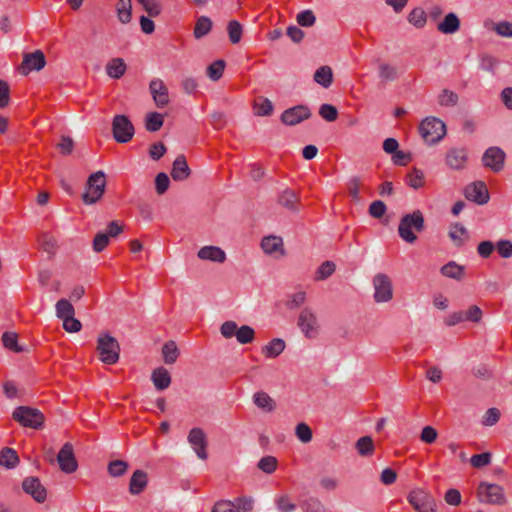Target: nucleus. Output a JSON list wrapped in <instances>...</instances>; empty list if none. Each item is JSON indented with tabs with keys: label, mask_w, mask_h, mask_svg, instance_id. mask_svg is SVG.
<instances>
[{
	"label": "nucleus",
	"mask_w": 512,
	"mask_h": 512,
	"mask_svg": "<svg viewBox=\"0 0 512 512\" xmlns=\"http://www.w3.org/2000/svg\"><path fill=\"white\" fill-rule=\"evenodd\" d=\"M425 227L424 216L420 210L404 215L398 226L399 236L407 243L417 240L415 232H422Z\"/></svg>",
	"instance_id": "1"
},
{
	"label": "nucleus",
	"mask_w": 512,
	"mask_h": 512,
	"mask_svg": "<svg viewBox=\"0 0 512 512\" xmlns=\"http://www.w3.org/2000/svg\"><path fill=\"white\" fill-rule=\"evenodd\" d=\"M419 133L428 144L439 142L446 134V126L436 117H427L419 125Z\"/></svg>",
	"instance_id": "2"
},
{
	"label": "nucleus",
	"mask_w": 512,
	"mask_h": 512,
	"mask_svg": "<svg viewBox=\"0 0 512 512\" xmlns=\"http://www.w3.org/2000/svg\"><path fill=\"white\" fill-rule=\"evenodd\" d=\"M97 350L100 360L107 365H113L118 362L120 355V346L118 341L109 334H101L97 341Z\"/></svg>",
	"instance_id": "3"
},
{
	"label": "nucleus",
	"mask_w": 512,
	"mask_h": 512,
	"mask_svg": "<svg viewBox=\"0 0 512 512\" xmlns=\"http://www.w3.org/2000/svg\"><path fill=\"white\" fill-rule=\"evenodd\" d=\"M106 179L102 171L92 173L87 180V187L85 193L82 195V200L85 204L91 205L96 203L105 192Z\"/></svg>",
	"instance_id": "4"
},
{
	"label": "nucleus",
	"mask_w": 512,
	"mask_h": 512,
	"mask_svg": "<svg viewBox=\"0 0 512 512\" xmlns=\"http://www.w3.org/2000/svg\"><path fill=\"white\" fill-rule=\"evenodd\" d=\"M220 333L226 339H230L235 336L236 340L240 344L251 343L255 338V331L252 327L248 325L238 327L235 321H225L222 323L220 326Z\"/></svg>",
	"instance_id": "5"
},
{
	"label": "nucleus",
	"mask_w": 512,
	"mask_h": 512,
	"mask_svg": "<svg viewBox=\"0 0 512 512\" xmlns=\"http://www.w3.org/2000/svg\"><path fill=\"white\" fill-rule=\"evenodd\" d=\"M297 325L303 335L308 339H315L320 333V323L315 311L310 307L301 310Z\"/></svg>",
	"instance_id": "6"
},
{
	"label": "nucleus",
	"mask_w": 512,
	"mask_h": 512,
	"mask_svg": "<svg viewBox=\"0 0 512 512\" xmlns=\"http://www.w3.org/2000/svg\"><path fill=\"white\" fill-rule=\"evenodd\" d=\"M477 497L481 503L503 505L506 502L504 490L497 484L481 482L477 488Z\"/></svg>",
	"instance_id": "7"
},
{
	"label": "nucleus",
	"mask_w": 512,
	"mask_h": 512,
	"mask_svg": "<svg viewBox=\"0 0 512 512\" xmlns=\"http://www.w3.org/2000/svg\"><path fill=\"white\" fill-rule=\"evenodd\" d=\"M13 419L24 427L38 429L44 422L43 414L35 409L27 406L17 407L13 412Z\"/></svg>",
	"instance_id": "8"
},
{
	"label": "nucleus",
	"mask_w": 512,
	"mask_h": 512,
	"mask_svg": "<svg viewBox=\"0 0 512 512\" xmlns=\"http://www.w3.org/2000/svg\"><path fill=\"white\" fill-rule=\"evenodd\" d=\"M407 500L417 512H436L434 497L423 489L412 490Z\"/></svg>",
	"instance_id": "9"
},
{
	"label": "nucleus",
	"mask_w": 512,
	"mask_h": 512,
	"mask_svg": "<svg viewBox=\"0 0 512 512\" xmlns=\"http://www.w3.org/2000/svg\"><path fill=\"white\" fill-rule=\"evenodd\" d=\"M374 300L377 303H386L393 298L391 279L383 273H378L373 278Z\"/></svg>",
	"instance_id": "10"
},
{
	"label": "nucleus",
	"mask_w": 512,
	"mask_h": 512,
	"mask_svg": "<svg viewBox=\"0 0 512 512\" xmlns=\"http://www.w3.org/2000/svg\"><path fill=\"white\" fill-rule=\"evenodd\" d=\"M112 131L117 142L127 143L134 135V126L127 116L116 115L113 118Z\"/></svg>",
	"instance_id": "11"
},
{
	"label": "nucleus",
	"mask_w": 512,
	"mask_h": 512,
	"mask_svg": "<svg viewBox=\"0 0 512 512\" xmlns=\"http://www.w3.org/2000/svg\"><path fill=\"white\" fill-rule=\"evenodd\" d=\"M187 441L199 459L206 460L208 458L207 436L202 428H192L188 433Z\"/></svg>",
	"instance_id": "12"
},
{
	"label": "nucleus",
	"mask_w": 512,
	"mask_h": 512,
	"mask_svg": "<svg viewBox=\"0 0 512 512\" xmlns=\"http://www.w3.org/2000/svg\"><path fill=\"white\" fill-rule=\"evenodd\" d=\"M506 154L497 146L486 149L482 156V163L493 172H500L504 168Z\"/></svg>",
	"instance_id": "13"
},
{
	"label": "nucleus",
	"mask_w": 512,
	"mask_h": 512,
	"mask_svg": "<svg viewBox=\"0 0 512 512\" xmlns=\"http://www.w3.org/2000/svg\"><path fill=\"white\" fill-rule=\"evenodd\" d=\"M468 162V150L464 147H452L447 150L445 164L452 170H463Z\"/></svg>",
	"instance_id": "14"
},
{
	"label": "nucleus",
	"mask_w": 512,
	"mask_h": 512,
	"mask_svg": "<svg viewBox=\"0 0 512 512\" xmlns=\"http://www.w3.org/2000/svg\"><path fill=\"white\" fill-rule=\"evenodd\" d=\"M311 117V111L306 105H297L286 109L281 114V121L285 125L294 126Z\"/></svg>",
	"instance_id": "15"
},
{
	"label": "nucleus",
	"mask_w": 512,
	"mask_h": 512,
	"mask_svg": "<svg viewBox=\"0 0 512 512\" xmlns=\"http://www.w3.org/2000/svg\"><path fill=\"white\" fill-rule=\"evenodd\" d=\"M46 64L45 55L42 51L36 50L33 53H26L20 66V73L28 75L32 71H39Z\"/></svg>",
	"instance_id": "16"
},
{
	"label": "nucleus",
	"mask_w": 512,
	"mask_h": 512,
	"mask_svg": "<svg viewBox=\"0 0 512 512\" xmlns=\"http://www.w3.org/2000/svg\"><path fill=\"white\" fill-rule=\"evenodd\" d=\"M464 195L467 200L473 201L479 205H484L489 201L487 186L482 181L468 184L464 189Z\"/></svg>",
	"instance_id": "17"
},
{
	"label": "nucleus",
	"mask_w": 512,
	"mask_h": 512,
	"mask_svg": "<svg viewBox=\"0 0 512 512\" xmlns=\"http://www.w3.org/2000/svg\"><path fill=\"white\" fill-rule=\"evenodd\" d=\"M57 461L60 469L65 473L70 474L77 470L78 464L71 443L68 442L62 446L58 453Z\"/></svg>",
	"instance_id": "18"
},
{
	"label": "nucleus",
	"mask_w": 512,
	"mask_h": 512,
	"mask_svg": "<svg viewBox=\"0 0 512 512\" xmlns=\"http://www.w3.org/2000/svg\"><path fill=\"white\" fill-rule=\"evenodd\" d=\"M22 488L25 493L31 495L35 501L39 503L45 501L47 492L37 477H28L24 479L22 482Z\"/></svg>",
	"instance_id": "19"
},
{
	"label": "nucleus",
	"mask_w": 512,
	"mask_h": 512,
	"mask_svg": "<svg viewBox=\"0 0 512 512\" xmlns=\"http://www.w3.org/2000/svg\"><path fill=\"white\" fill-rule=\"evenodd\" d=\"M149 90L158 108H163L169 103L168 89L161 79L151 80Z\"/></svg>",
	"instance_id": "20"
},
{
	"label": "nucleus",
	"mask_w": 512,
	"mask_h": 512,
	"mask_svg": "<svg viewBox=\"0 0 512 512\" xmlns=\"http://www.w3.org/2000/svg\"><path fill=\"white\" fill-rule=\"evenodd\" d=\"M197 256L201 260L212 261L216 263H223L226 260L225 251L218 246H204L197 252Z\"/></svg>",
	"instance_id": "21"
},
{
	"label": "nucleus",
	"mask_w": 512,
	"mask_h": 512,
	"mask_svg": "<svg viewBox=\"0 0 512 512\" xmlns=\"http://www.w3.org/2000/svg\"><path fill=\"white\" fill-rule=\"evenodd\" d=\"M261 248L263 249L264 253L272 255L274 253H279L281 256L285 254L284 248H283V240L279 236H266L261 241Z\"/></svg>",
	"instance_id": "22"
},
{
	"label": "nucleus",
	"mask_w": 512,
	"mask_h": 512,
	"mask_svg": "<svg viewBox=\"0 0 512 512\" xmlns=\"http://www.w3.org/2000/svg\"><path fill=\"white\" fill-rule=\"evenodd\" d=\"M190 175V168L184 155H179L173 162L171 177L175 181H183Z\"/></svg>",
	"instance_id": "23"
},
{
	"label": "nucleus",
	"mask_w": 512,
	"mask_h": 512,
	"mask_svg": "<svg viewBox=\"0 0 512 512\" xmlns=\"http://www.w3.org/2000/svg\"><path fill=\"white\" fill-rule=\"evenodd\" d=\"M278 203L284 208L296 212L298 211L299 196L291 189L283 190L278 196Z\"/></svg>",
	"instance_id": "24"
},
{
	"label": "nucleus",
	"mask_w": 512,
	"mask_h": 512,
	"mask_svg": "<svg viewBox=\"0 0 512 512\" xmlns=\"http://www.w3.org/2000/svg\"><path fill=\"white\" fill-rule=\"evenodd\" d=\"M151 380L157 390H165L171 384V376L164 367L156 368L151 375Z\"/></svg>",
	"instance_id": "25"
},
{
	"label": "nucleus",
	"mask_w": 512,
	"mask_h": 512,
	"mask_svg": "<svg viewBox=\"0 0 512 512\" xmlns=\"http://www.w3.org/2000/svg\"><path fill=\"white\" fill-rule=\"evenodd\" d=\"M440 273L447 278L461 281L465 276V266L460 265L455 261H449L441 267Z\"/></svg>",
	"instance_id": "26"
},
{
	"label": "nucleus",
	"mask_w": 512,
	"mask_h": 512,
	"mask_svg": "<svg viewBox=\"0 0 512 512\" xmlns=\"http://www.w3.org/2000/svg\"><path fill=\"white\" fill-rule=\"evenodd\" d=\"M147 474L142 470H136L130 479L129 492L132 495L140 494L147 486Z\"/></svg>",
	"instance_id": "27"
},
{
	"label": "nucleus",
	"mask_w": 512,
	"mask_h": 512,
	"mask_svg": "<svg viewBox=\"0 0 512 512\" xmlns=\"http://www.w3.org/2000/svg\"><path fill=\"white\" fill-rule=\"evenodd\" d=\"M126 70L127 66L122 58H113L106 65V73L113 79H120Z\"/></svg>",
	"instance_id": "28"
},
{
	"label": "nucleus",
	"mask_w": 512,
	"mask_h": 512,
	"mask_svg": "<svg viewBox=\"0 0 512 512\" xmlns=\"http://www.w3.org/2000/svg\"><path fill=\"white\" fill-rule=\"evenodd\" d=\"M459 28L460 21L455 13L447 14L444 20L437 26V29L444 34H453L457 32Z\"/></svg>",
	"instance_id": "29"
},
{
	"label": "nucleus",
	"mask_w": 512,
	"mask_h": 512,
	"mask_svg": "<svg viewBox=\"0 0 512 512\" xmlns=\"http://www.w3.org/2000/svg\"><path fill=\"white\" fill-rule=\"evenodd\" d=\"M285 341L281 338H274L264 347H262V353L267 358L278 357L285 349Z\"/></svg>",
	"instance_id": "30"
},
{
	"label": "nucleus",
	"mask_w": 512,
	"mask_h": 512,
	"mask_svg": "<svg viewBox=\"0 0 512 512\" xmlns=\"http://www.w3.org/2000/svg\"><path fill=\"white\" fill-rule=\"evenodd\" d=\"M313 79L324 88L330 87L333 81L332 69L329 66H321L315 71Z\"/></svg>",
	"instance_id": "31"
},
{
	"label": "nucleus",
	"mask_w": 512,
	"mask_h": 512,
	"mask_svg": "<svg viewBox=\"0 0 512 512\" xmlns=\"http://www.w3.org/2000/svg\"><path fill=\"white\" fill-rule=\"evenodd\" d=\"M19 462L18 455L12 448H3L0 452V465L8 469L14 468Z\"/></svg>",
	"instance_id": "32"
},
{
	"label": "nucleus",
	"mask_w": 512,
	"mask_h": 512,
	"mask_svg": "<svg viewBox=\"0 0 512 512\" xmlns=\"http://www.w3.org/2000/svg\"><path fill=\"white\" fill-rule=\"evenodd\" d=\"M449 236L456 245H462L468 239L467 229L460 223L451 225Z\"/></svg>",
	"instance_id": "33"
},
{
	"label": "nucleus",
	"mask_w": 512,
	"mask_h": 512,
	"mask_svg": "<svg viewBox=\"0 0 512 512\" xmlns=\"http://www.w3.org/2000/svg\"><path fill=\"white\" fill-rule=\"evenodd\" d=\"M212 28V21L207 16H200L194 27V37L196 39H201L205 35H207Z\"/></svg>",
	"instance_id": "34"
},
{
	"label": "nucleus",
	"mask_w": 512,
	"mask_h": 512,
	"mask_svg": "<svg viewBox=\"0 0 512 512\" xmlns=\"http://www.w3.org/2000/svg\"><path fill=\"white\" fill-rule=\"evenodd\" d=\"M164 123L163 115L158 112H150L145 119V128L149 132H156L161 129Z\"/></svg>",
	"instance_id": "35"
},
{
	"label": "nucleus",
	"mask_w": 512,
	"mask_h": 512,
	"mask_svg": "<svg viewBox=\"0 0 512 512\" xmlns=\"http://www.w3.org/2000/svg\"><path fill=\"white\" fill-rule=\"evenodd\" d=\"M163 359L166 364H173L177 361L179 350L174 341H168L162 348Z\"/></svg>",
	"instance_id": "36"
},
{
	"label": "nucleus",
	"mask_w": 512,
	"mask_h": 512,
	"mask_svg": "<svg viewBox=\"0 0 512 512\" xmlns=\"http://www.w3.org/2000/svg\"><path fill=\"white\" fill-rule=\"evenodd\" d=\"M117 15L119 21L123 24L131 21V0H119L117 4Z\"/></svg>",
	"instance_id": "37"
},
{
	"label": "nucleus",
	"mask_w": 512,
	"mask_h": 512,
	"mask_svg": "<svg viewBox=\"0 0 512 512\" xmlns=\"http://www.w3.org/2000/svg\"><path fill=\"white\" fill-rule=\"evenodd\" d=\"M408 21L416 28H423L427 22V14L422 8H415L409 13Z\"/></svg>",
	"instance_id": "38"
},
{
	"label": "nucleus",
	"mask_w": 512,
	"mask_h": 512,
	"mask_svg": "<svg viewBox=\"0 0 512 512\" xmlns=\"http://www.w3.org/2000/svg\"><path fill=\"white\" fill-rule=\"evenodd\" d=\"M336 269V265L332 261L323 262L316 270L314 279L316 281H323L330 277Z\"/></svg>",
	"instance_id": "39"
},
{
	"label": "nucleus",
	"mask_w": 512,
	"mask_h": 512,
	"mask_svg": "<svg viewBox=\"0 0 512 512\" xmlns=\"http://www.w3.org/2000/svg\"><path fill=\"white\" fill-rule=\"evenodd\" d=\"M253 399L256 406L265 411H272L274 409L273 399L265 392L255 393Z\"/></svg>",
	"instance_id": "40"
},
{
	"label": "nucleus",
	"mask_w": 512,
	"mask_h": 512,
	"mask_svg": "<svg viewBox=\"0 0 512 512\" xmlns=\"http://www.w3.org/2000/svg\"><path fill=\"white\" fill-rule=\"evenodd\" d=\"M74 307L72 304L66 299H60L56 303V315L60 319H64L70 316H74Z\"/></svg>",
	"instance_id": "41"
},
{
	"label": "nucleus",
	"mask_w": 512,
	"mask_h": 512,
	"mask_svg": "<svg viewBox=\"0 0 512 512\" xmlns=\"http://www.w3.org/2000/svg\"><path fill=\"white\" fill-rule=\"evenodd\" d=\"M356 448L361 456H369L374 451L373 440L369 436H364L356 442Z\"/></svg>",
	"instance_id": "42"
},
{
	"label": "nucleus",
	"mask_w": 512,
	"mask_h": 512,
	"mask_svg": "<svg viewBox=\"0 0 512 512\" xmlns=\"http://www.w3.org/2000/svg\"><path fill=\"white\" fill-rule=\"evenodd\" d=\"M232 507L235 508L234 512H251L254 507V500L252 497H239L232 502Z\"/></svg>",
	"instance_id": "43"
},
{
	"label": "nucleus",
	"mask_w": 512,
	"mask_h": 512,
	"mask_svg": "<svg viewBox=\"0 0 512 512\" xmlns=\"http://www.w3.org/2000/svg\"><path fill=\"white\" fill-rule=\"evenodd\" d=\"M277 466L278 461L274 456H264L259 460L257 464V467L267 474H272L273 472H275Z\"/></svg>",
	"instance_id": "44"
},
{
	"label": "nucleus",
	"mask_w": 512,
	"mask_h": 512,
	"mask_svg": "<svg viewBox=\"0 0 512 512\" xmlns=\"http://www.w3.org/2000/svg\"><path fill=\"white\" fill-rule=\"evenodd\" d=\"M406 182L410 187L414 189L421 188L424 185V173L421 170L414 168L407 175Z\"/></svg>",
	"instance_id": "45"
},
{
	"label": "nucleus",
	"mask_w": 512,
	"mask_h": 512,
	"mask_svg": "<svg viewBox=\"0 0 512 512\" xmlns=\"http://www.w3.org/2000/svg\"><path fill=\"white\" fill-rule=\"evenodd\" d=\"M225 62L223 60H216L207 68L208 77L213 80H219L224 72Z\"/></svg>",
	"instance_id": "46"
},
{
	"label": "nucleus",
	"mask_w": 512,
	"mask_h": 512,
	"mask_svg": "<svg viewBox=\"0 0 512 512\" xmlns=\"http://www.w3.org/2000/svg\"><path fill=\"white\" fill-rule=\"evenodd\" d=\"M138 3L147 12L149 17H157L162 11V7L156 0H137Z\"/></svg>",
	"instance_id": "47"
},
{
	"label": "nucleus",
	"mask_w": 512,
	"mask_h": 512,
	"mask_svg": "<svg viewBox=\"0 0 512 512\" xmlns=\"http://www.w3.org/2000/svg\"><path fill=\"white\" fill-rule=\"evenodd\" d=\"M304 512H326V508L323 503L315 497L306 499L302 505Z\"/></svg>",
	"instance_id": "48"
},
{
	"label": "nucleus",
	"mask_w": 512,
	"mask_h": 512,
	"mask_svg": "<svg viewBox=\"0 0 512 512\" xmlns=\"http://www.w3.org/2000/svg\"><path fill=\"white\" fill-rule=\"evenodd\" d=\"M18 336L14 332H4L2 335V342L5 348L14 351H22L21 347L18 346Z\"/></svg>",
	"instance_id": "49"
},
{
	"label": "nucleus",
	"mask_w": 512,
	"mask_h": 512,
	"mask_svg": "<svg viewBox=\"0 0 512 512\" xmlns=\"http://www.w3.org/2000/svg\"><path fill=\"white\" fill-rule=\"evenodd\" d=\"M127 468H128L127 462H125L123 460H114L108 464L107 469H108V473L112 477H120L127 471Z\"/></svg>",
	"instance_id": "50"
},
{
	"label": "nucleus",
	"mask_w": 512,
	"mask_h": 512,
	"mask_svg": "<svg viewBox=\"0 0 512 512\" xmlns=\"http://www.w3.org/2000/svg\"><path fill=\"white\" fill-rule=\"evenodd\" d=\"M495 249L500 257L508 259L512 257V241L501 239L496 242Z\"/></svg>",
	"instance_id": "51"
},
{
	"label": "nucleus",
	"mask_w": 512,
	"mask_h": 512,
	"mask_svg": "<svg viewBox=\"0 0 512 512\" xmlns=\"http://www.w3.org/2000/svg\"><path fill=\"white\" fill-rule=\"evenodd\" d=\"M458 102V95L448 89H445L438 96V103L441 106H455Z\"/></svg>",
	"instance_id": "52"
},
{
	"label": "nucleus",
	"mask_w": 512,
	"mask_h": 512,
	"mask_svg": "<svg viewBox=\"0 0 512 512\" xmlns=\"http://www.w3.org/2000/svg\"><path fill=\"white\" fill-rule=\"evenodd\" d=\"M229 39L233 44H237L242 37V26L236 20H231L228 23Z\"/></svg>",
	"instance_id": "53"
},
{
	"label": "nucleus",
	"mask_w": 512,
	"mask_h": 512,
	"mask_svg": "<svg viewBox=\"0 0 512 512\" xmlns=\"http://www.w3.org/2000/svg\"><path fill=\"white\" fill-rule=\"evenodd\" d=\"M255 114L258 116H268L273 111L272 102L269 99H261L254 104Z\"/></svg>",
	"instance_id": "54"
},
{
	"label": "nucleus",
	"mask_w": 512,
	"mask_h": 512,
	"mask_svg": "<svg viewBox=\"0 0 512 512\" xmlns=\"http://www.w3.org/2000/svg\"><path fill=\"white\" fill-rule=\"evenodd\" d=\"M275 505L279 512H293L296 509V505L290 501L287 495L277 496Z\"/></svg>",
	"instance_id": "55"
},
{
	"label": "nucleus",
	"mask_w": 512,
	"mask_h": 512,
	"mask_svg": "<svg viewBox=\"0 0 512 512\" xmlns=\"http://www.w3.org/2000/svg\"><path fill=\"white\" fill-rule=\"evenodd\" d=\"M379 77L383 81H393L397 78V70L390 64L382 63L379 66Z\"/></svg>",
	"instance_id": "56"
},
{
	"label": "nucleus",
	"mask_w": 512,
	"mask_h": 512,
	"mask_svg": "<svg viewBox=\"0 0 512 512\" xmlns=\"http://www.w3.org/2000/svg\"><path fill=\"white\" fill-rule=\"evenodd\" d=\"M297 23L302 27H311L315 24L316 17L311 10H304L298 13L296 17Z\"/></svg>",
	"instance_id": "57"
},
{
	"label": "nucleus",
	"mask_w": 512,
	"mask_h": 512,
	"mask_svg": "<svg viewBox=\"0 0 512 512\" xmlns=\"http://www.w3.org/2000/svg\"><path fill=\"white\" fill-rule=\"evenodd\" d=\"M295 434L297 438L303 443H308L312 440V430L305 423L297 424L295 428Z\"/></svg>",
	"instance_id": "58"
},
{
	"label": "nucleus",
	"mask_w": 512,
	"mask_h": 512,
	"mask_svg": "<svg viewBox=\"0 0 512 512\" xmlns=\"http://www.w3.org/2000/svg\"><path fill=\"white\" fill-rule=\"evenodd\" d=\"M306 298L307 295L305 291H297L289 295L286 305L289 309L298 308L305 303Z\"/></svg>",
	"instance_id": "59"
},
{
	"label": "nucleus",
	"mask_w": 512,
	"mask_h": 512,
	"mask_svg": "<svg viewBox=\"0 0 512 512\" xmlns=\"http://www.w3.org/2000/svg\"><path fill=\"white\" fill-rule=\"evenodd\" d=\"M319 115L326 121L332 122L337 119L338 111L331 104H322L319 109Z\"/></svg>",
	"instance_id": "60"
},
{
	"label": "nucleus",
	"mask_w": 512,
	"mask_h": 512,
	"mask_svg": "<svg viewBox=\"0 0 512 512\" xmlns=\"http://www.w3.org/2000/svg\"><path fill=\"white\" fill-rule=\"evenodd\" d=\"M170 180L166 173L160 172L155 178V188L159 195L164 194L169 188Z\"/></svg>",
	"instance_id": "61"
},
{
	"label": "nucleus",
	"mask_w": 512,
	"mask_h": 512,
	"mask_svg": "<svg viewBox=\"0 0 512 512\" xmlns=\"http://www.w3.org/2000/svg\"><path fill=\"white\" fill-rule=\"evenodd\" d=\"M490 462H491V454L489 452L475 454L470 459L471 465L475 468H482L484 466L489 465Z\"/></svg>",
	"instance_id": "62"
},
{
	"label": "nucleus",
	"mask_w": 512,
	"mask_h": 512,
	"mask_svg": "<svg viewBox=\"0 0 512 512\" xmlns=\"http://www.w3.org/2000/svg\"><path fill=\"white\" fill-rule=\"evenodd\" d=\"M499 61L491 55H483L480 60L481 69L494 73L497 68Z\"/></svg>",
	"instance_id": "63"
},
{
	"label": "nucleus",
	"mask_w": 512,
	"mask_h": 512,
	"mask_svg": "<svg viewBox=\"0 0 512 512\" xmlns=\"http://www.w3.org/2000/svg\"><path fill=\"white\" fill-rule=\"evenodd\" d=\"M108 243H109V237L106 233H102V232L97 233L94 237L93 244H92L93 250L95 252H101L106 248Z\"/></svg>",
	"instance_id": "64"
}]
</instances>
